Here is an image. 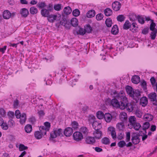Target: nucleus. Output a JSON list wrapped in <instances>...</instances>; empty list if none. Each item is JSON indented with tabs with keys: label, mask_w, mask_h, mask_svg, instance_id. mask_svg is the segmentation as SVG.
<instances>
[{
	"label": "nucleus",
	"mask_w": 157,
	"mask_h": 157,
	"mask_svg": "<svg viewBox=\"0 0 157 157\" xmlns=\"http://www.w3.org/2000/svg\"><path fill=\"white\" fill-rule=\"evenodd\" d=\"M128 102V99L126 100V101H121L120 103L119 102V107L118 108L121 110L125 109L127 107Z\"/></svg>",
	"instance_id": "obj_13"
},
{
	"label": "nucleus",
	"mask_w": 157,
	"mask_h": 157,
	"mask_svg": "<svg viewBox=\"0 0 157 157\" xmlns=\"http://www.w3.org/2000/svg\"><path fill=\"white\" fill-rule=\"evenodd\" d=\"M126 90L128 94L131 97H133L134 90L133 88L131 86H127L126 88Z\"/></svg>",
	"instance_id": "obj_12"
},
{
	"label": "nucleus",
	"mask_w": 157,
	"mask_h": 157,
	"mask_svg": "<svg viewBox=\"0 0 157 157\" xmlns=\"http://www.w3.org/2000/svg\"><path fill=\"white\" fill-rule=\"evenodd\" d=\"M71 24L73 27H76L78 24L77 19L76 18H73L71 20Z\"/></svg>",
	"instance_id": "obj_31"
},
{
	"label": "nucleus",
	"mask_w": 157,
	"mask_h": 157,
	"mask_svg": "<svg viewBox=\"0 0 157 157\" xmlns=\"http://www.w3.org/2000/svg\"><path fill=\"white\" fill-rule=\"evenodd\" d=\"M63 131L61 128L53 130L50 133V137L52 138H55L57 136H63Z\"/></svg>",
	"instance_id": "obj_2"
},
{
	"label": "nucleus",
	"mask_w": 157,
	"mask_h": 157,
	"mask_svg": "<svg viewBox=\"0 0 157 157\" xmlns=\"http://www.w3.org/2000/svg\"><path fill=\"white\" fill-rule=\"evenodd\" d=\"M125 17L123 15H119L117 17V20L118 21L122 22L125 20Z\"/></svg>",
	"instance_id": "obj_49"
},
{
	"label": "nucleus",
	"mask_w": 157,
	"mask_h": 157,
	"mask_svg": "<svg viewBox=\"0 0 157 157\" xmlns=\"http://www.w3.org/2000/svg\"><path fill=\"white\" fill-rule=\"evenodd\" d=\"M117 145L119 147L122 148L125 146L126 143L124 140H121L118 143Z\"/></svg>",
	"instance_id": "obj_58"
},
{
	"label": "nucleus",
	"mask_w": 157,
	"mask_h": 157,
	"mask_svg": "<svg viewBox=\"0 0 157 157\" xmlns=\"http://www.w3.org/2000/svg\"><path fill=\"white\" fill-rule=\"evenodd\" d=\"M40 130V132L41 133L43 134V135L44 136L45 135L46 133V132L47 131V129L46 128L45 126H41L39 128Z\"/></svg>",
	"instance_id": "obj_39"
},
{
	"label": "nucleus",
	"mask_w": 157,
	"mask_h": 157,
	"mask_svg": "<svg viewBox=\"0 0 157 157\" xmlns=\"http://www.w3.org/2000/svg\"><path fill=\"white\" fill-rule=\"evenodd\" d=\"M144 118L146 119V121H152L153 118V116L149 113L145 114L144 116Z\"/></svg>",
	"instance_id": "obj_27"
},
{
	"label": "nucleus",
	"mask_w": 157,
	"mask_h": 157,
	"mask_svg": "<svg viewBox=\"0 0 157 157\" xmlns=\"http://www.w3.org/2000/svg\"><path fill=\"white\" fill-rule=\"evenodd\" d=\"M101 142L105 145H108L110 144V141L109 139L106 137L103 138L101 140Z\"/></svg>",
	"instance_id": "obj_34"
},
{
	"label": "nucleus",
	"mask_w": 157,
	"mask_h": 157,
	"mask_svg": "<svg viewBox=\"0 0 157 157\" xmlns=\"http://www.w3.org/2000/svg\"><path fill=\"white\" fill-rule=\"evenodd\" d=\"M141 127V125L140 123H137L136 122L134 123L133 125L132 126H130L129 127L130 128H132L133 127L136 130H138Z\"/></svg>",
	"instance_id": "obj_33"
},
{
	"label": "nucleus",
	"mask_w": 157,
	"mask_h": 157,
	"mask_svg": "<svg viewBox=\"0 0 157 157\" xmlns=\"http://www.w3.org/2000/svg\"><path fill=\"white\" fill-rule=\"evenodd\" d=\"M40 13L41 15L44 17H47L49 15L50 12L46 9L43 8L41 10Z\"/></svg>",
	"instance_id": "obj_17"
},
{
	"label": "nucleus",
	"mask_w": 157,
	"mask_h": 157,
	"mask_svg": "<svg viewBox=\"0 0 157 157\" xmlns=\"http://www.w3.org/2000/svg\"><path fill=\"white\" fill-rule=\"evenodd\" d=\"M108 129L109 131L111 132V134L112 138L114 139H116L117 138V135L115 128L113 127H109Z\"/></svg>",
	"instance_id": "obj_14"
},
{
	"label": "nucleus",
	"mask_w": 157,
	"mask_h": 157,
	"mask_svg": "<svg viewBox=\"0 0 157 157\" xmlns=\"http://www.w3.org/2000/svg\"><path fill=\"white\" fill-rule=\"evenodd\" d=\"M73 133V129L71 127H67L65 129L64 134L67 137H69L71 136Z\"/></svg>",
	"instance_id": "obj_8"
},
{
	"label": "nucleus",
	"mask_w": 157,
	"mask_h": 157,
	"mask_svg": "<svg viewBox=\"0 0 157 157\" xmlns=\"http://www.w3.org/2000/svg\"><path fill=\"white\" fill-rule=\"evenodd\" d=\"M73 136L74 140L78 141L81 140L83 138L82 133L79 132H74Z\"/></svg>",
	"instance_id": "obj_5"
},
{
	"label": "nucleus",
	"mask_w": 157,
	"mask_h": 157,
	"mask_svg": "<svg viewBox=\"0 0 157 157\" xmlns=\"http://www.w3.org/2000/svg\"><path fill=\"white\" fill-rule=\"evenodd\" d=\"M148 97L154 105H157V95L155 92H152L148 95Z\"/></svg>",
	"instance_id": "obj_3"
},
{
	"label": "nucleus",
	"mask_w": 157,
	"mask_h": 157,
	"mask_svg": "<svg viewBox=\"0 0 157 157\" xmlns=\"http://www.w3.org/2000/svg\"><path fill=\"white\" fill-rule=\"evenodd\" d=\"M151 33L150 37L152 40H154L155 39L157 33V30L155 29L154 31H151Z\"/></svg>",
	"instance_id": "obj_44"
},
{
	"label": "nucleus",
	"mask_w": 157,
	"mask_h": 157,
	"mask_svg": "<svg viewBox=\"0 0 157 157\" xmlns=\"http://www.w3.org/2000/svg\"><path fill=\"white\" fill-rule=\"evenodd\" d=\"M117 99L118 100H120L121 101H126V100L127 99V98H126L125 95V94L123 90H121L119 93Z\"/></svg>",
	"instance_id": "obj_10"
},
{
	"label": "nucleus",
	"mask_w": 157,
	"mask_h": 157,
	"mask_svg": "<svg viewBox=\"0 0 157 157\" xmlns=\"http://www.w3.org/2000/svg\"><path fill=\"white\" fill-rule=\"evenodd\" d=\"M86 33H90L93 30L92 27L89 24H87L84 26Z\"/></svg>",
	"instance_id": "obj_29"
},
{
	"label": "nucleus",
	"mask_w": 157,
	"mask_h": 157,
	"mask_svg": "<svg viewBox=\"0 0 157 157\" xmlns=\"http://www.w3.org/2000/svg\"><path fill=\"white\" fill-rule=\"evenodd\" d=\"M37 113L40 118L43 117L45 115V113L44 111L42 110H41L40 111H38Z\"/></svg>",
	"instance_id": "obj_64"
},
{
	"label": "nucleus",
	"mask_w": 157,
	"mask_h": 157,
	"mask_svg": "<svg viewBox=\"0 0 157 157\" xmlns=\"http://www.w3.org/2000/svg\"><path fill=\"white\" fill-rule=\"evenodd\" d=\"M140 102L143 106H144L147 105V104L148 101L147 98L146 97H143L140 100Z\"/></svg>",
	"instance_id": "obj_30"
},
{
	"label": "nucleus",
	"mask_w": 157,
	"mask_h": 157,
	"mask_svg": "<svg viewBox=\"0 0 157 157\" xmlns=\"http://www.w3.org/2000/svg\"><path fill=\"white\" fill-rule=\"evenodd\" d=\"M104 12L105 16H109L113 13L112 10L109 8H107L104 10Z\"/></svg>",
	"instance_id": "obj_32"
},
{
	"label": "nucleus",
	"mask_w": 157,
	"mask_h": 157,
	"mask_svg": "<svg viewBox=\"0 0 157 157\" xmlns=\"http://www.w3.org/2000/svg\"><path fill=\"white\" fill-rule=\"evenodd\" d=\"M60 17V16L59 17V19H58L57 16L56 15L51 14L48 16L47 17V19L49 22L51 23H53L54 21L59 20Z\"/></svg>",
	"instance_id": "obj_7"
},
{
	"label": "nucleus",
	"mask_w": 157,
	"mask_h": 157,
	"mask_svg": "<svg viewBox=\"0 0 157 157\" xmlns=\"http://www.w3.org/2000/svg\"><path fill=\"white\" fill-rule=\"evenodd\" d=\"M105 23L106 26L108 27H110L111 26L112 24L111 19L109 17L106 20Z\"/></svg>",
	"instance_id": "obj_42"
},
{
	"label": "nucleus",
	"mask_w": 157,
	"mask_h": 157,
	"mask_svg": "<svg viewBox=\"0 0 157 157\" xmlns=\"http://www.w3.org/2000/svg\"><path fill=\"white\" fill-rule=\"evenodd\" d=\"M135 114L136 116L139 118H140L142 116V113L139 110H136Z\"/></svg>",
	"instance_id": "obj_63"
},
{
	"label": "nucleus",
	"mask_w": 157,
	"mask_h": 157,
	"mask_svg": "<svg viewBox=\"0 0 157 157\" xmlns=\"http://www.w3.org/2000/svg\"><path fill=\"white\" fill-rule=\"evenodd\" d=\"M127 107L125 109L129 112H131L132 111L134 107L133 105L130 103L127 102Z\"/></svg>",
	"instance_id": "obj_35"
},
{
	"label": "nucleus",
	"mask_w": 157,
	"mask_h": 157,
	"mask_svg": "<svg viewBox=\"0 0 157 157\" xmlns=\"http://www.w3.org/2000/svg\"><path fill=\"white\" fill-rule=\"evenodd\" d=\"M80 12L78 9L74 10L72 12V14L75 17H77L80 14Z\"/></svg>",
	"instance_id": "obj_55"
},
{
	"label": "nucleus",
	"mask_w": 157,
	"mask_h": 157,
	"mask_svg": "<svg viewBox=\"0 0 157 157\" xmlns=\"http://www.w3.org/2000/svg\"><path fill=\"white\" fill-rule=\"evenodd\" d=\"M120 118L121 121L126 123L127 120V113L125 112L122 113L121 114Z\"/></svg>",
	"instance_id": "obj_15"
},
{
	"label": "nucleus",
	"mask_w": 157,
	"mask_h": 157,
	"mask_svg": "<svg viewBox=\"0 0 157 157\" xmlns=\"http://www.w3.org/2000/svg\"><path fill=\"white\" fill-rule=\"evenodd\" d=\"M4 130H7L8 128V125L6 123H4V122L2 123L0 126Z\"/></svg>",
	"instance_id": "obj_59"
},
{
	"label": "nucleus",
	"mask_w": 157,
	"mask_h": 157,
	"mask_svg": "<svg viewBox=\"0 0 157 157\" xmlns=\"http://www.w3.org/2000/svg\"><path fill=\"white\" fill-rule=\"evenodd\" d=\"M37 9L34 7H32L30 8V13L32 14H34L37 12Z\"/></svg>",
	"instance_id": "obj_51"
},
{
	"label": "nucleus",
	"mask_w": 157,
	"mask_h": 157,
	"mask_svg": "<svg viewBox=\"0 0 157 157\" xmlns=\"http://www.w3.org/2000/svg\"><path fill=\"white\" fill-rule=\"evenodd\" d=\"M133 93V97H132L133 98L135 97L139 98V97L141 96L140 92L139 90H136L135 91H134Z\"/></svg>",
	"instance_id": "obj_54"
},
{
	"label": "nucleus",
	"mask_w": 157,
	"mask_h": 157,
	"mask_svg": "<svg viewBox=\"0 0 157 157\" xmlns=\"http://www.w3.org/2000/svg\"><path fill=\"white\" fill-rule=\"evenodd\" d=\"M103 17L104 16L102 14L100 13L96 15V18L98 21H100L103 19Z\"/></svg>",
	"instance_id": "obj_60"
},
{
	"label": "nucleus",
	"mask_w": 157,
	"mask_h": 157,
	"mask_svg": "<svg viewBox=\"0 0 157 157\" xmlns=\"http://www.w3.org/2000/svg\"><path fill=\"white\" fill-rule=\"evenodd\" d=\"M131 137V140L133 144H137L140 142V139L139 136L137 135V133L136 132L133 133L132 134Z\"/></svg>",
	"instance_id": "obj_4"
},
{
	"label": "nucleus",
	"mask_w": 157,
	"mask_h": 157,
	"mask_svg": "<svg viewBox=\"0 0 157 157\" xmlns=\"http://www.w3.org/2000/svg\"><path fill=\"white\" fill-rule=\"evenodd\" d=\"M3 16L4 18L8 19L11 17V14L9 11L6 10L4 11Z\"/></svg>",
	"instance_id": "obj_25"
},
{
	"label": "nucleus",
	"mask_w": 157,
	"mask_h": 157,
	"mask_svg": "<svg viewBox=\"0 0 157 157\" xmlns=\"http://www.w3.org/2000/svg\"><path fill=\"white\" fill-rule=\"evenodd\" d=\"M64 13L66 14H70L72 11L71 8L69 6L66 7L63 9Z\"/></svg>",
	"instance_id": "obj_41"
},
{
	"label": "nucleus",
	"mask_w": 157,
	"mask_h": 157,
	"mask_svg": "<svg viewBox=\"0 0 157 157\" xmlns=\"http://www.w3.org/2000/svg\"><path fill=\"white\" fill-rule=\"evenodd\" d=\"M95 14V12L94 10H92L88 11L86 13V16L87 17L91 18L94 17Z\"/></svg>",
	"instance_id": "obj_24"
},
{
	"label": "nucleus",
	"mask_w": 157,
	"mask_h": 157,
	"mask_svg": "<svg viewBox=\"0 0 157 157\" xmlns=\"http://www.w3.org/2000/svg\"><path fill=\"white\" fill-rule=\"evenodd\" d=\"M28 148V147L25 146L23 144H21L19 145V149L21 151L26 150Z\"/></svg>",
	"instance_id": "obj_61"
},
{
	"label": "nucleus",
	"mask_w": 157,
	"mask_h": 157,
	"mask_svg": "<svg viewBox=\"0 0 157 157\" xmlns=\"http://www.w3.org/2000/svg\"><path fill=\"white\" fill-rule=\"evenodd\" d=\"M132 26V28L130 29L133 33L137 31L138 27L137 24L136 22H133L131 24V26Z\"/></svg>",
	"instance_id": "obj_28"
},
{
	"label": "nucleus",
	"mask_w": 157,
	"mask_h": 157,
	"mask_svg": "<svg viewBox=\"0 0 157 157\" xmlns=\"http://www.w3.org/2000/svg\"><path fill=\"white\" fill-rule=\"evenodd\" d=\"M60 24L63 25L67 29H69L70 27V25L69 23H67V21L66 18H64L62 21H60Z\"/></svg>",
	"instance_id": "obj_18"
},
{
	"label": "nucleus",
	"mask_w": 157,
	"mask_h": 157,
	"mask_svg": "<svg viewBox=\"0 0 157 157\" xmlns=\"http://www.w3.org/2000/svg\"><path fill=\"white\" fill-rule=\"evenodd\" d=\"M71 124L72 128L74 129L78 128V124L77 121H73L72 122Z\"/></svg>",
	"instance_id": "obj_53"
},
{
	"label": "nucleus",
	"mask_w": 157,
	"mask_h": 157,
	"mask_svg": "<svg viewBox=\"0 0 157 157\" xmlns=\"http://www.w3.org/2000/svg\"><path fill=\"white\" fill-rule=\"evenodd\" d=\"M80 131L83 134L86 135L88 132V130L86 127H82L80 129Z\"/></svg>",
	"instance_id": "obj_47"
},
{
	"label": "nucleus",
	"mask_w": 157,
	"mask_h": 157,
	"mask_svg": "<svg viewBox=\"0 0 157 157\" xmlns=\"http://www.w3.org/2000/svg\"><path fill=\"white\" fill-rule=\"evenodd\" d=\"M112 117V116L110 113H106L105 114L104 118L107 122H110Z\"/></svg>",
	"instance_id": "obj_20"
},
{
	"label": "nucleus",
	"mask_w": 157,
	"mask_h": 157,
	"mask_svg": "<svg viewBox=\"0 0 157 157\" xmlns=\"http://www.w3.org/2000/svg\"><path fill=\"white\" fill-rule=\"evenodd\" d=\"M124 123H125L122 121L118 123L117 125V128L119 130H122L124 128Z\"/></svg>",
	"instance_id": "obj_38"
},
{
	"label": "nucleus",
	"mask_w": 157,
	"mask_h": 157,
	"mask_svg": "<svg viewBox=\"0 0 157 157\" xmlns=\"http://www.w3.org/2000/svg\"><path fill=\"white\" fill-rule=\"evenodd\" d=\"M26 115L25 114L23 113L21 114V117L20 118V120L21 124H23L25 122L26 119Z\"/></svg>",
	"instance_id": "obj_36"
},
{
	"label": "nucleus",
	"mask_w": 157,
	"mask_h": 157,
	"mask_svg": "<svg viewBox=\"0 0 157 157\" xmlns=\"http://www.w3.org/2000/svg\"><path fill=\"white\" fill-rule=\"evenodd\" d=\"M123 28L124 29L127 30L131 28V24L129 22L128 20L126 21L125 22L123 25Z\"/></svg>",
	"instance_id": "obj_19"
},
{
	"label": "nucleus",
	"mask_w": 157,
	"mask_h": 157,
	"mask_svg": "<svg viewBox=\"0 0 157 157\" xmlns=\"http://www.w3.org/2000/svg\"><path fill=\"white\" fill-rule=\"evenodd\" d=\"M132 82L135 84H137L140 81V78L138 75L133 76L131 79Z\"/></svg>",
	"instance_id": "obj_22"
},
{
	"label": "nucleus",
	"mask_w": 157,
	"mask_h": 157,
	"mask_svg": "<svg viewBox=\"0 0 157 157\" xmlns=\"http://www.w3.org/2000/svg\"><path fill=\"white\" fill-rule=\"evenodd\" d=\"M95 139H100L101 138L102 136V132L99 130H95L93 132Z\"/></svg>",
	"instance_id": "obj_11"
},
{
	"label": "nucleus",
	"mask_w": 157,
	"mask_h": 157,
	"mask_svg": "<svg viewBox=\"0 0 157 157\" xmlns=\"http://www.w3.org/2000/svg\"><path fill=\"white\" fill-rule=\"evenodd\" d=\"M156 24L154 22V20H151V23L150 25V29L151 31H154L155 29H156L155 28Z\"/></svg>",
	"instance_id": "obj_50"
},
{
	"label": "nucleus",
	"mask_w": 157,
	"mask_h": 157,
	"mask_svg": "<svg viewBox=\"0 0 157 157\" xmlns=\"http://www.w3.org/2000/svg\"><path fill=\"white\" fill-rule=\"evenodd\" d=\"M150 124L148 122L144 123L143 125V130L145 131L146 133V129H147L150 127Z\"/></svg>",
	"instance_id": "obj_45"
},
{
	"label": "nucleus",
	"mask_w": 157,
	"mask_h": 157,
	"mask_svg": "<svg viewBox=\"0 0 157 157\" xmlns=\"http://www.w3.org/2000/svg\"><path fill=\"white\" fill-rule=\"evenodd\" d=\"M97 117L99 119H103L105 115L101 111H98L96 113Z\"/></svg>",
	"instance_id": "obj_40"
},
{
	"label": "nucleus",
	"mask_w": 157,
	"mask_h": 157,
	"mask_svg": "<svg viewBox=\"0 0 157 157\" xmlns=\"http://www.w3.org/2000/svg\"><path fill=\"white\" fill-rule=\"evenodd\" d=\"M34 136L36 139H40L42 138L43 135V134L41 133L40 131H37L35 132Z\"/></svg>",
	"instance_id": "obj_37"
},
{
	"label": "nucleus",
	"mask_w": 157,
	"mask_h": 157,
	"mask_svg": "<svg viewBox=\"0 0 157 157\" xmlns=\"http://www.w3.org/2000/svg\"><path fill=\"white\" fill-rule=\"evenodd\" d=\"M137 18L139 23L141 24H143L144 23L145 21L144 20V18L141 16L138 15L137 16Z\"/></svg>",
	"instance_id": "obj_46"
},
{
	"label": "nucleus",
	"mask_w": 157,
	"mask_h": 157,
	"mask_svg": "<svg viewBox=\"0 0 157 157\" xmlns=\"http://www.w3.org/2000/svg\"><path fill=\"white\" fill-rule=\"evenodd\" d=\"M8 125L10 127L13 128L14 126L15 123L13 120L11 119L8 121Z\"/></svg>",
	"instance_id": "obj_57"
},
{
	"label": "nucleus",
	"mask_w": 157,
	"mask_h": 157,
	"mask_svg": "<svg viewBox=\"0 0 157 157\" xmlns=\"http://www.w3.org/2000/svg\"><path fill=\"white\" fill-rule=\"evenodd\" d=\"M141 85L142 86V87L143 88V90L146 92V91L147 89V83L146 82L143 80L141 83Z\"/></svg>",
	"instance_id": "obj_52"
},
{
	"label": "nucleus",
	"mask_w": 157,
	"mask_h": 157,
	"mask_svg": "<svg viewBox=\"0 0 157 157\" xmlns=\"http://www.w3.org/2000/svg\"><path fill=\"white\" fill-rule=\"evenodd\" d=\"M111 105L114 107L118 108L119 107V102L116 99H112L111 101Z\"/></svg>",
	"instance_id": "obj_16"
},
{
	"label": "nucleus",
	"mask_w": 157,
	"mask_h": 157,
	"mask_svg": "<svg viewBox=\"0 0 157 157\" xmlns=\"http://www.w3.org/2000/svg\"><path fill=\"white\" fill-rule=\"evenodd\" d=\"M20 13L21 15L22 16L26 17L29 14V13L27 9L25 8H23L21 10Z\"/></svg>",
	"instance_id": "obj_23"
},
{
	"label": "nucleus",
	"mask_w": 157,
	"mask_h": 157,
	"mask_svg": "<svg viewBox=\"0 0 157 157\" xmlns=\"http://www.w3.org/2000/svg\"><path fill=\"white\" fill-rule=\"evenodd\" d=\"M46 6V3L44 2H39L37 4V6L40 9H42Z\"/></svg>",
	"instance_id": "obj_48"
},
{
	"label": "nucleus",
	"mask_w": 157,
	"mask_h": 157,
	"mask_svg": "<svg viewBox=\"0 0 157 157\" xmlns=\"http://www.w3.org/2000/svg\"><path fill=\"white\" fill-rule=\"evenodd\" d=\"M149 30V28L148 27H144V28L142 30V33L144 35H146L148 33Z\"/></svg>",
	"instance_id": "obj_62"
},
{
	"label": "nucleus",
	"mask_w": 157,
	"mask_h": 157,
	"mask_svg": "<svg viewBox=\"0 0 157 157\" xmlns=\"http://www.w3.org/2000/svg\"><path fill=\"white\" fill-rule=\"evenodd\" d=\"M85 141L87 144H93L95 143L96 140L94 137L88 136L86 138Z\"/></svg>",
	"instance_id": "obj_9"
},
{
	"label": "nucleus",
	"mask_w": 157,
	"mask_h": 157,
	"mask_svg": "<svg viewBox=\"0 0 157 157\" xmlns=\"http://www.w3.org/2000/svg\"><path fill=\"white\" fill-rule=\"evenodd\" d=\"M86 31L85 29L82 28L80 27L78 31H77V33L80 35H84L86 33Z\"/></svg>",
	"instance_id": "obj_43"
},
{
	"label": "nucleus",
	"mask_w": 157,
	"mask_h": 157,
	"mask_svg": "<svg viewBox=\"0 0 157 157\" xmlns=\"http://www.w3.org/2000/svg\"><path fill=\"white\" fill-rule=\"evenodd\" d=\"M95 118V117L94 116H90L88 120L91 122H93V127L95 130H99L101 128V123L94 121Z\"/></svg>",
	"instance_id": "obj_1"
},
{
	"label": "nucleus",
	"mask_w": 157,
	"mask_h": 157,
	"mask_svg": "<svg viewBox=\"0 0 157 157\" xmlns=\"http://www.w3.org/2000/svg\"><path fill=\"white\" fill-rule=\"evenodd\" d=\"M111 33L114 35H116L118 33V29L117 25H115L113 26L111 30Z\"/></svg>",
	"instance_id": "obj_26"
},
{
	"label": "nucleus",
	"mask_w": 157,
	"mask_h": 157,
	"mask_svg": "<svg viewBox=\"0 0 157 157\" xmlns=\"http://www.w3.org/2000/svg\"><path fill=\"white\" fill-rule=\"evenodd\" d=\"M54 8L56 10L59 11L62 9L61 5L59 4L55 5Z\"/></svg>",
	"instance_id": "obj_56"
},
{
	"label": "nucleus",
	"mask_w": 157,
	"mask_h": 157,
	"mask_svg": "<svg viewBox=\"0 0 157 157\" xmlns=\"http://www.w3.org/2000/svg\"><path fill=\"white\" fill-rule=\"evenodd\" d=\"M129 123L128 124V126H132L133 124L136 122V119L134 116H131L129 118Z\"/></svg>",
	"instance_id": "obj_21"
},
{
	"label": "nucleus",
	"mask_w": 157,
	"mask_h": 157,
	"mask_svg": "<svg viewBox=\"0 0 157 157\" xmlns=\"http://www.w3.org/2000/svg\"><path fill=\"white\" fill-rule=\"evenodd\" d=\"M121 6V4L118 1H115L112 4L113 10L116 11H118L120 10Z\"/></svg>",
	"instance_id": "obj_6"
}]
</instances>
